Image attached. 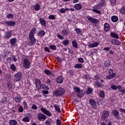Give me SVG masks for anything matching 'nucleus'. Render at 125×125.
<instances>
[{"label":"nucleus","mask_w":125,"mask_h":125,"mask_svg":"<svg viewBox=\"0 0 125 125\" xmlns=\"http://www.w3.org/2000/svg\"><path fill=\"white\" fill-rule=\"evenodd\" d=\"M64 93H65V89L62 87H60V88H58L55 91H54L53 93V94H54V95L55 96H56L57 97H61V96L64 95Z\"/></svg>","instance_id":"nucleus-1"},{"label":"nucleus","mask_w":125,"mask_h":125,"mask_svg":"<svg viewBox=\"0 0 125 125\" xmlns=\"http://www.w3.org/2000/svg\"><path fill=\"white\" fill-rule=\"evenodd\" d=\"M28 39L29 41H30L28 43L29 46H33V45H35L36 44L37 39H36V38H35V36L29 35Z\"/></svg>","instance_id":"nucleus-2"},{"label":"nucleus","mask_w":125,"mask_h":125,"mask_svg":"<svg viewBox=\"0 0 125 125\" xmlns=\"http://www.w3.org/2000/svg\"><path fill=\"white\" fill-rule=\"evenodd\" d=\"M114 70L112 68H110L108 70V74L109 75L106 76V80H113L115 77H116V73L113 72Z\"/></svg>","instance_id":"nucleus-3"},{"label":"nucleus","mask_w":125,"mask_h":125,"mask_svg":"<svg viewBox=\"0 0 125 125\" xmlns=\"http://www.w3.org/2000/svg\"><path fill=\"white\" fill-rule=\"evenodd\" d=\"M93 9L92 10L93 12H95L98 14H101V12H100V9L102 8L101 5L100 4H97L93 7Z\"/></svg>","instance_id":"nucleus-4"},{"label":"nucleus","mask_w":125,"mask_h":125,"mask_svg":"<svg viewBox=\"0 0 125 125\" xmlns=\"http://www.w3.org/2000/svg\"><path fill=\"white\" fill-rule=\"evenodd\" d=\"M95 80L96 81V85L98 87H102V85L101 84V78L99 75H96L94 77Z\"/></svg>","instance_id":"nucleus-5"},{"label":"nucleus","mask_w":125,"mask_h":125,"mask_svg":"<svg viewBox=\"0 0 125 125\" xmlns=\"http://www.w3.org/2000/svg\"><path fill=\"white\" fill-rule=\"evenodd\" d=\"M23 68H25V69H30L31 68L30 61L27 58L23 59Z\"/></svg>","instance_id":"nucleus-6"},{"label":"nucleus","mask_w":125,"mask_h":125,"mask_svg":"<svg viewBox=\"0 0 125 125\" xmlns=\"http://www.w3.org/2000/svg\"><path fill=\"white\" fill-rule=\"evenodd\" d=\"M86 18L91 23H94V24H98L99 23V20L96 18H93L88 15L86 16Z\"/></svg>","instance_id":"nucleus-7"},{"label":"nucleus","mask_w":125,"mask_h":125,"mask_svg":"<svg viewBox=\"0 0 125 125\" xmlns=\"http://www.w3.org/2000/svg\"><path fill=\"white\" fill-rule=\"evenodd\" d=\"M110 115V112L107 110H104L103 111V114L101 116V119L102 121H104L106 120V119L108 118V117Z\"/></svg>","instance_id":"nucleus-8"},{"label":"nucleus","mask_w":125,"mask_h":125,"mask_svg":"<svg viewBox=\"0 0 125 125\" xmlns=\"http://www.w3.org/2000/svg\"><path fill=\"white\" fill-rule=\"evenodd\" d=\"M42 85V82L39 79H35V85L37 90H41V85Z\"/></svg>","instance_id":"nucleus-9"},{"label":"nucleus","mask_w":125,"mask_h":125,"mask_svg":"<svg viewBox=\"0 0 125 125\" xmlns=\"http://www.w3.org/2000/svg\"><path fill=\"white\" fill-rule=\"evenodd\" d=\"M4 23L8 26V27H15L16 25V22L13 21H4Z\"/></svg>","instance_id":"nucleus-10"},{"label":"nucleus","mask_w":125,"mask_h":125,"mask_svg":"<svg viewBox=\"0 0 125 125\" xmlns=\"http://www.w3.org/2000/svg\"><path fill=\"white\" fill-rule=\"evenodd\" d=\"M40 110L43 113V114H45V115H46L48 117H51V116H52V113H51L49 110H48L43 107H42Z\"/></svg>","instance_id":"nucleus-11"},{"label":"nucleus","mask_w":125,"mask_h":125,"mask_svg":"<svg viewBox=\"0 0 125 125\" xmlns=\"http://www.w3.org/2000/svg\"><path fill=\"white\" fill-rule=\"evenodd\" d=\"M38 121H40V122H43V121H45V120H46V116L43 114L39 113L38 115Z\"/></svg>","instance_id":"nucleus-12"},{"label":"nucleus","mask_w":125,"mask_h":125,"mask_svg":"<svg viewBox=\"0 0 125 125\" xmlns=\"http://www.w3.org/2000/svg\"><path fill=\"white\" fill-rule=\"evenodd\" d=\"M22 78V73L20 72H18L14 75V79L16 82H19Z\"/></svg>","instance_id":"nucleus-13"},{"label":"nucleus","mask_w":125,"mask_h":125,"mask_svg":"<svg viewBox=\"0 0 125 125\" xmlns=\"http://www.w3.org/2000/svg\"><path fill=\"white\" fill-rule=\"evenodd\" d=\"M11 37H12V33H11V31L9 30L5 32L4 36V39L5 40H9Z\"/></svg>","instance_id":"nucleus-14"},{"label":"nucleus","mask_w":125,"mask_h":125,"mask_svg":"<svg viewBox=\"0 0 125 125\" xmlns=\"http://www.w3.org/2000/svg\"><path fill=\"white\" fill-rule=\"evenodd\" d=\"M89 101L90 105H92L94 109H97V105L96 104L95 100L90 99Z\"/></svg>","instance_id":"nucleus-15"},{"label":"nucleus","mask_w":125,"mask_h":125,"mask_svg":"<svg viewBox=\"0 0 125 125\" xmlns=\"http://www.w3.org/2000/svg\"><path fill=\"white\" fill-rule=\"evenodd\" d=\"M98 45H99V42H95L93 43H89L88 46L90 48H93V47H97Z\"/></svg>","instance_id":"nucleus-16"},{"label":"nucleus","mask_w":125,"mask_h":125,"mask_svg":"<svg viewBox=\"0 0 125 125\" xmlns=\"http://www.w3.org/2000/svg\"><path fill=\"white\" fill-rule=\"evenodd\" d=\"M111 43L114 45H120L121 44V41L117 39H112L111 40Z\"/></svg>","instance_id":"nucleus-17"},{"label":"nucleus","mask_w":125,"mask_h":125,"mask_svg":"<svg viewBox=\"0 0 125 125\" xmlns=\"http://www.w3.org/2000/svg\"><path fill=\"white\" fill-rule=\"evenodd\" d=\"M64 79H63V77L62 76H59L56 79V82L58 83H62Z\"/></svg>","instance_id":"nucleus-18"},{"label":"nucleus","mask_w":125,"mask_h":125,"mask_svg":"<svg viewBox=\"0 0 125 125\" xmlns=\"http://www.w3.org/2000/svg\"><path fill=\"white\" fill-rule=\"evenodd\" d=\"M104 30L105 32H109L110 31V24L109 23L105 22L104 24Z\"/></svg>","instance_id":"nucleus-19"},{"label":"nucleus","mask_w":125,"mask_h":125,"mask_svg":"<svg viewBox=\"0 0 125 125\" xmlns=\"http://www.w3.org/2000/svg\"><path fill=\"white\" fill-rule=\"evenodd\" d=\"M40 90L42 89H44V90H49V87H48V86H46V85L44 83H41V85L40 86Z\"/></svg>","instance_id":"nucleus-20"},{"label":"nucleus","mask_w":125,"mask_h":125,"mask_svg":"<svg viewBox=\"0 0 125 125\" xmlns=\"http://www.w3.org/2000/svg\"><path fill=\"white\" fill-rule=\"evenodd\" d=\"M110 36L112 38H113V39H116V40H119L120 38L118 34L113 32H110Z\"/></svg>","instance_id":"nucleus-21"},{"label":"nucleus","mask_w":125,"mask_h":125,"mask_svg":"<svg viewBox=\"0 0 125 125\" xmlns=\"http://www.w3.org/2000/svg\"><path fill=\"white\" fill-rule=\"evenodd\" d=\"M15 100L17 103H21L22 101V99L20 95H18L17 97L15 98Z\"/></svg>","instance_id":"nucleus-22"},{"label":"nucleus","mask_w":125,"mask_h":125,"mask_svg":"<svg viewBox=\"0 0 125 125\" xmlns=\"http://www.w3.org/2000/svg\"><path fill=\"white\" fill-rule=\"evenodd\" d=\"M104 67H109V66L111 65V62L110 61V60H106L104 62Z\"/></svg>","instance_id":"nucleus-23"},{"label":"nucleus","mask_w":125,"mask_h":125,"mask_svg":"<svg viewBox=\"0 0 125 125\" xmlns=\"http://www.w3.org/2000/svg\"><path fill=\"white\" fill-rule=\"evenodd\" d=\"M74 8L77 10H81L83 8V5L80 3L76 4L74 5Z\"/></svg>","instance_id":"nucleus-24"},{"label":"nucleus","mask_w":125,"mask_h":125,"mask_svg":"<svg viewBox=\"0 0 125 125\" xmlns=\"http://www.w3.org/2000/svg\"><path fill=\"white\" fill-rule=\"evenodd\" d=\"M39 21L42 26H43L44 27H46V22H45V20H44L42 18H40L39 19Z\"/></svg>","instance_id":"nucleus-25"},{"label":"nucleus","mask_w":125,"mask_h":125,"mask_svg":"<svg viewBox=\"0 0 125 125\" xmlns=\"http://www.w3.org/2000/svg\"><path fill=\"white\" fill-rule=\"evenodd\" d=\"M36 32H37V28H33L29 32V36H35Z\"/></svg>","instance_id":"nucleus-26"},{"label":"nucleus","mask_w":125,"mask_h":125,"mask_svg":"<svg viewBox=\"0 0 125 125\" xmlns=\"http://www.w3.org/2000/svg\"><path fill=\"white\" fill-rule=\"evenodd\" d=\"M7 86L8 89H12L13 87V84L11 82V81H9L7 83Z\"/></svg>","instance_id":"nucleus-27"},{"label":"nucleus","mask_w":125,"mask_h":125,"mask_svg":"<svg viewBox=\"0 0 125 125\" xmlns=\"http://www.w3.org/2000/svg\"><path fill=\"white\" fill-rule=\"evenodd\" d=\"M45 35V32H44L43 30H40L37 33V36H38V37H43V36Z\"/></svg>","instance_id":"nucleus-28"},{"label":"nucleus","mask_w":125,"mask_h":125,"mask_svg":"<svg viewBox=\"0 0 125 125\" xmlns=\"http://www.w3.org/2000/svg\"><path fill=\"white\" fill-rule=\"evenodd\" d=\"M16 42H17V39L16 38L10 40V42L12 45H15Z\"/></svg>","instance_id":"nucleus-29"},{"label":"nucleus","mask_w":125,"mask_h":125,"mask_svg":"<svg viewBox=\"0 0 125 125\" xmlns=\"http://www.w3.org/2000/svg\"><path fill=\"white\" fill-rule=\"evenodd\" d=\"M118 20H119L118 16L114 15L111 17V21H112V22H118Z\"/></svg>","instance_id":"nucleus-30"},{"label":"nucleus","mask_w":125,"mask_h":125,"mask_svg":"<svg viewBox=\"0 0 125 125\" xmlns=\"http://www.w3.org/2000/svg\"><path fill=\"white\" fill-rule=\"evenodd\" d=\"M83 64L82 63H76L74 65V68L75 69H82L83 68Z\"/></svg>","instance_id":"nucleus-31"},{"label":"nucleus","mask_w":125,"mask_h":125,"mask_svg":"<svg viewBox=\"0 0 125 125\" xmlns=\"http://www.w3.org/2000/svg\"><path fill=\"white\" fill-rule=\"evenodd\" d=\"M54 107L55 108V110H56L57 112H58V113H61V109H60V107L58 106V104H54Z\"/></svg>","instance_id":"nucleus-32"},{"label":"nucleus","mask_w":125,"mask_h":125,"mask_svg":"<svg viewBox=\"0 0 125 125\" xmlns=\"http://www.w3.org/2000/svg\"><path fill=\"white\" fill-rule=\"evenodd\" d=\"M122 88H123V86H122V85H119L117 86L118 90H120V92H122V93H125V88H123V89H122Z\"/></svg>","instance_id":"nucleus-33"},{"label":"nucleus","mask_w":125,"mask_h":125,"mask_svg":"<svg viewBox=\"0 0 125 125\" xmlns=\"http://www.w3.org/2000/svg\"><path fill=\"white\" fill-rule=\"evenodd\" d=\"M112 113L115 117H119V116H120V113H119V111L117 110L113 109L112 110Z\"/></svg>","instance_id":"nucleus-34"},{"label":"nucleus","mask_w":125,"mask_h":125,"mask_svg":"<svg viewBox=\"0 0 125 125\" xmlns=\"http://www.w3.org/2000/svg\"><path fill=\"white\" fill-rule=\"evenodd\" d=\"M10 125H17V121L14 119H12L9 121Z\"/></svg>","instance_id":"nucleus-35"},{"label":"nucleus","mask_w":125,"mask_h":125,"mask_svg":"<svg viewBox=\"0 0 125 125\" xmlns=\"http://www.w3.org/2000/svg\"><path fill=\"white\" fill-rule=\"evenodd\" d=\"M93 91V89L91 87H88L86 91V94L89 95L91 94Z\"/></svg>","instance_id":"nucleus-36"},{"label":"nucleus","mask_w":125,"mask_h":125,"mask_svg":"<svg viewBox=\"0 0 125 125\" xmlns=\"http://www.w3.org/2000/svg\"><path fill=\"white\" fill-rule=\"evenodd\" d=\"M84 95V93L83 91H81L79 93H77V97L78 98L81 99L82 97H83Z\"/></svg>","instance_id":"nucleus-37"},{"label":"nucleus","mask_w":125,"mask_h":125,"mask_svg":"<svg viewBox=\"0 0 125 125\" xmlns=\"http://www.w3.org/2000/svg\"><path fill=\"white\" fill-rule=\"evenodd\" d=\"M34 9L35 11H39V10H40L41 9V5L40 4H36Z\"/></svg>","instance_id":"nucleus-38"},{"label":"nucleus","mask_w":125,"mask_h":125,"mask_svg":"<svg viewBox=\"0 0 125 125\" xmlns=\"http://www.w3.org/2000/svg\"><path fill=\"white\" fill-rule=\"evenodd\" d=\"M72 44L74 48H78V42H77V41H76V40L72 41Z\"/></svg>","instance_id":"nucleus-39"},{"label":"nucleus","mask_w":125,"mask_h":125,"mask_svg":"<svg viewBox=\"0 0 125 125\" xmlns=\"http://www.w3.org/2000/svg\"><path fill=\"white\" fill-rule=\"evenodd\" d=\"M62 34L63 36H67L69 35V32L66 30H62Z\"/></svg>","instance_id":"nucleus-40"},{"label":"nucleus","mask_w":125,"mask_h":125,"mask_svg":"<svg viewBox=\"0 0 125 125\" xmlns=\"http://www.w3.org/2000/svg\"><path fill=\"white\" fill-rule=\"evenodd\" d=\"M69 42H69V40H68V39H66V40H64V41H62V44L65 46L68 45V44H69Z\"/></svg>","instance_id":"nucleus-41"},{"label":"nucleus","mask_w":125,"mask_h":125,"mask_svg":"<svg viewBox=\"0 0 125 125\" xmlns=\"http://www.w3.org/2000/svg\"><path fill=\"white\" fill-rule=\"evenodd\" d=\"M10 69H11V70H12L13 72H15L16 70V69H17L16 66H15V64H13L11 65Z\"/></svg>","instance_id":"nucleus-42"},{"label":"nucleus","mask_w":125,"mask_h":125,"mask_svg":"<svg viewBox=\"0 0 125 125\" xmlns=\"http://www.w3.org/2000/svg\"><path fill=\"white\" fill-rule=\"evenodd\" d=\"M67 10H69V8H62L60 10V13L63 14V13H65V12H66V11H67Z\"/></svg>","instance_id":"nucleus-43"},{"label":"nucleus","mask_w":125,"mask_h":125,"mask_svg":"<svg viewBox=\"0 0 125 125\" xmlns=\"http://www.w3.org/2000/svg\"><path fill=\"white\" fill-rule=\"evenodd\" d=\"M73 89L74 90V91L77 93L81 92V89H80V87H79L74 86Z\"/></svg>","instance_id":"nucleus-44"},{"label":"nucleus","mask_w":125,"mask_h":125,"mask_svg":"<svg viewBox=\"0 0 125 125\" xmlns=\"http://www.w3.org/2000/svg\"><path fill=\"white\" fill-rule=\"evenodd\" d=\"M120 13L121 14H123V15H125V5L122 7V8L120 9Z\"/></svg>","instance_id":"nucleus-45"},{"label":"nucleus","mask_w":125,"mask_h":125,"mask_svg":"<svg viewBox=\"0 0 125 125\" xmlns=\"http://www.w3.org/2000/svg\"><path fill=\"white\" fill-rule=\"evenodd\" d=\"M100 97H101V98H104V97H105V92L104 91L102 90L100 91Z\"/></svg>","instance_id":"nucleus-46"},{"label":"nucleus","mask_w":125,"mask_h":125,"mask_svg":"<svg viewBox=\"0 0 125 125\" xmlns=\"http://www.w3.org/2000/svg\"><path fill=\"white\" fill-rule=\"evenodd\" d=\"M22 105L24 107V109H25V110L26 109H28L29 106H28V104H27L26 101H24V102H22Z\"/></svg>","instance_id":"nucleus-47"},{"label":"nucleus","mask_w":125,"mask_h":125,"mask_svg":"<svg viewBox=\"0 0 125 125\" xmlns=\"http://www.w3.org/2000/svg\"><path fill=\"white\" fill-rule=\"evenodd\" d=\"M6 17L8 19H10V18L11 19H13V18H14V16L12 14H8Z\"/></svg>","instance_id":"nucleus-48"},{"label":"nucleus","mask_w":125,"mask_h":125,"mask_svg":"<svg viewBox=\"0 0 125 125\" xmlns=\"http://www.w3.org/2000/svg\"><path fill=\"white\" fill-rule=\"evenodd\" d=\"M44 73L46 75H48V76H49V75H51V71L50 70H48L47 69L44 70Z\"/></svg>","instance_id":"nucleus-49"},{"label":"nucleus","mask_w":125,"mask_h":125,"mask_svg":"<svg viewBox=\"0 0 125 125\" xmlns=\"http://www.w3.org/2000/svg\"><path fill=\"white\" fill-rule=\"evenodd\" d=\"M75 31H76V32H77V34H78V35H81V34H82V29L79 28H76L75 29Z\"/></svg>","instance_id":"nucleus-50"},{"label":"nucleus","mask_w":125,"mask_h":125,"mask_svg":"<svg viewBox=\"0 0 125 125\" xmlns=\"http://www.w3.org/2000/svg\"><path fill=\"white\" fill-rule=\"evenodd\" d=\"M22 121L23 122H25V123H29L30 122V119L29 117H25L23 118Z\"/></svg>","instance_id":"nucleus-51"},{"label":"nucleus","mask_w":125,"mask_h":125,"mask_svg":"<svg viewBox=\"0 0 125 125\" xmlns=\"http://www.w3.org/2000/svg\"><path fill=\"white\" fill-rule=\"evenodd\" d=\"M49 48L52 50H56L57 47L55 45H51L49 46Z\"/></svg>","instance_id":"nucleus-52"},{"label":"nucleus","mask_w":125,"mask_h":125,"mask_svg":"<svg viewBox=\"0 0 125 125\" xmlns=\"http://www.w3.org/2000/svg\"><path fill=\"white\" fill-rule=\"evenodd\" d=\"M45 124L46 125H52V123L49 119L46 120L45 122Z\"/></svg>","instance_id":"nucleus-53"},{"label":"nucleus","mask_w":125,"mask_h":125,"mask_svg":"<svg viewBox=\"0 0 125 125\" xmlns=\"http://www.w3.org/2000/svg\"><path fill=\"white\" fill-rule=\"evenodd\" d=\"M48 19H49L50 20V19L51 20H55V19H56L55 16H54L53 15H49L48 16Z\"/></svg>","instance_id":"nucleus-54"},{"label":"nucleus","mask_w":125,"mask_h":125,"mask_svg":"<svg viewBox=\"0 0 125 125\" xmlns=\"http://www.w3.org/2000/svg\"><path fill=\"white\" fill-rule=\"evenodd\" d=\"M111 88L113 90H117V89H118L117 85L115 84H111Z\"/></svg>","instance_id":"nucleus-55"},{"label":"nucleus","mask_w":125,"mask_h":125,"mask_svg":"<svg viewBox=\"0 0 125 125\" xmlns=\"http://www.w3.org/2000/svg\"><path fill=\"white\" fill-rule=\"evenodd\" d=\"M18 111L19 113H22L24 111V108H23V106H21L18 108Z\"/></svg>","instance_id":"nucleus-56"},{"label":"nucleus","mask_w":125,"mask_h":125,"mask_svg":"<svg viewBox=\"0 0 125 125\" xmlns=\"http://www.w3.org/2000/svg\"><path fill=\"white\" fill-rule=\"evenodd\" d=\"M110 1V4L111 5H115L116 3H117V0H109Z\"/></svg>","instance_id":"nucleus-57"},{"label":"nucleus","mask_w":125,"mask_h":125,"mask_svg":"<svg viewBox=\"0 0 125 125\" xmlns=\"http://www.w3.org/2000/svg\"><path fill=\"white\" fill-rule=\"evenodd\" d=\"M45 52H48L49 53H51V52L49 50V48L48 47H45L44 49Z\"/></svg>","instance_id":"nucleus-58"},{"label":"nucleus","mask_w":125,"mask_h":125,"mask_svg":"<svg viewBox=\"0 0 125 125\" xmlns=\"http://www.w3.org/2000/svg\"><path fill=\"white\" fill-rule=\"evenodd\" d=\"M57 37L58 38V39H60V40H64V36L61 35V34H57Z\"/></svg>","instance_id":"nucleus-59"},{"label":"nucleus","mask_w":125,"mask_h":125,"mask_svg":"<svg viewBox=\"0 0 125 125\" xmlns=\"http://www.w3.org/2000/svg\"><path fill=\"white\" fill-rule=\"evenodd\" d=\"M68 74L70 76L73 77L74 76V71H73L72 70H69L68 71Z\"/></svg>","instance_id":"nucleus-60"},{"label":"nucleus","mask_w":125,"mask_h":125,"mask_svg":"<svg viewBox=\"0 0 125 125\" xmlns=\"http://www.w3.org/2000/svg\"><path fill=\"white\" fill-rule=\"evenodd\" d=\"M31 108L33 110H37L38 109V106L35 104H33Z\"/></svg>","instance_id":"nucleus-61"},{"label":"nucleus","mask_w":125,"mask_h":125,"mask_svg":"<svg viewBox=\"0 0 125 125\" xmlns=\"http://www.w3.org/2000/svg\"><path fill=\"white\" fill-rule=\"evenodd\" d=\"M85 79L86 81H88L89 80H90V76L88 74H86L85 75Z\"/></svg>","instance_id":"nucleus-62"},{"label":"nucleus","mask_w":125,"mask_h":125,"mask_svg":"<svg viewBox=\"0 0 125 125\" xmlns=\"http://www.w3.org/2000/svg\"><path fill=\"white\" fill-rule=\"evenodd\" d=\"M101 3L100 4L101 6H104V5L105 4V0H101Z\"/></svg>","instance_id":"nucleus-63"},{"label":"nucleus","mask_w":125,"mask_h":125,"mask_svg":"<svg viewBox=\"0 0 125 125\" xmlns=\"http://www.w3.org/2000/svg\"><path fill=\"white\" fill-rule=\"evenodd\" d=\"M56 124H57V125H62V122H61V120L59 119H57Z\"/></svg>","instance_id":"nucleus-64"}]
</instances>
